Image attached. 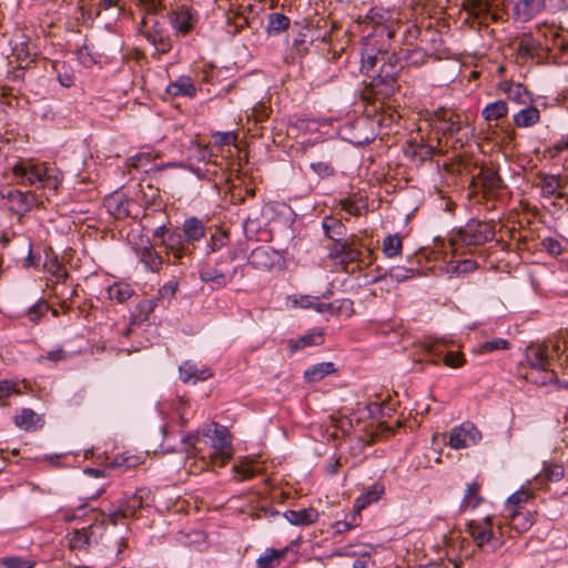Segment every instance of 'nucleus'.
Masks as SVG:
<instances>
[{"label": "nucleus", "mask_w": 568, "mask_h": 568, "mask_svg": "<svg viewBox=\"0 0 568 568\" xmlns=\"http://www.w3.org/2000/svg\"><path fill=\"white\" fill-rule=\"evenodd\" d=\"M277 262V253L270 247H257L250 255V264L257 270H271Z\"/></svg>", "instance_id": "obj_15"}, {"label": "nucleus", "mask_w": 568, "mask_h": 568, "mask_svg": "<svg viewBox=\"0 0 568 568\" xmlns=\"http://www.w3.org/2000/svg\"><path fill=\"white\" fill-rule=\"evenodd\" d=\"M397 74L398 69L396 63L385 61L382 63L378 74L373 78V81L377 83L385 82L386 84H397Z\"/></svg>", "instance_id": "obj_34"}, {"label": "nucleus", "mask_w": 568, "mask_h": 568, "mask_svg": "<svg viewBox=\"0 0 568 568\" xmlns=\"http://www.w3.org/2000/svg\"><path fill=\"white\" fill-rule=\"evenodd\" d=\"M144 459L145 456L143 454H132L130 452H124L114 456L110 462H108L106 468L123 474L143 464Z\"/></svg>", "instance_id": "obj_13"}, {"label": "nucleus", "mask_w": 568, "mask_h": 568, "mask_svg": "<svg viewBox=\"0 0 568 568\" xmlns=\"http://www.w3.org/2000/svg\"><path fill=\"white\" fill-rule=\"evenodd\" d=\"M121 0H98L94 4L93 9H89L85 11L84 4H81L80 8L82 10V14H88L91 19H97L100 17L102 10H109L111 8H118L120 12L123 11V7L120 4Z\"/></svg>", "instance_id": "obj_36"}, {"label": "nucleus", "mask_w": 568, "mask_h": 568, "mask_svg": "<svg viewBox=\"0 0 568 568\" xmlns=\"http://www.w3.org/2000/svg\"><path fill=\"white\" fill-rule=\"evenodd\" d=\"M0 565L4 568H33L34 561L18 556H10L1 558Z\"/></svg>", "instance_id": "obj_48"}, {"label": "nucleus", "mask_w": 568, "mask_h": 568, "mask_svg": "<svg viewBox=\"0 0 568 568\" xmlns=\"http://www.w3.org/2000/svg\"><path fill=\"white\" fill-rule=\"evenodd\" d=\"M90 519L94 520L88 526L77 528L68 534L69 547L73 550H87L92 542H97V530L101 529L105 521L104 514H98L92 510Z\"/></svg>", "instance_id": "obj_6"}, {"label": "nucleus", "mask_w": 568, "mask_h": 568, "mask_svg": "<svg viewBox=\"0 0 568 568\" xmlns=\"http://www.w3.org/2000/svg\"><path fill=\"white\" fill-rule=\"evenodd\" d=\"M236 270L234 268L232 274H229L216 266L205 265L200 271V278L203 282H212L217 286H225L233 278Z\"/></svg>", "instance_id": "obj_21"}, {"label": "nucleus", "mask_w": 568, "mask_h": 568, "mask_svg": "<svg viewBox=\"0 0 568 568\" xmlns=\"http://www.w3.org/2000/svg\"><path fill=\"white\" fill-rule=\"evenodd\" d=\"M397 90V84L377 83L376 81L371 82V92L376 99H386L393 95Z\"/></svg>", "instance_id": "obj_46"}, {"label": "nucleus", "mask_w": 568, "mask_h": 568, "mask_svg": "<svg viewBox=\"0 0 568 568\" xmlns=\"http://www.w3.org/2000/svg\"><path fill=\"white\" fill-rule=\"evenodd\" d=\"M504 523L517 532H525L534 525V515L526 509L503 511Z\"/></svg>", "instance_id": "obj_11"}, {"label": "nucleus", "mask_w": 568, "mask_h": 568, "mask_svg": "<svg viewBox=\"0 0 568 568\" xmlns=\"http://www.w3.org/2000/svg\"><path fill=\"white\" fill-rule=\"evenodd\" d=\"M351 240L345 239H336V241H332V244L328 246V257L332 260H337L346 246L349 244Z\"/></svg>", "instance_id": "obj_56"}, {"label": "nucleus", "mask_w": 568, "mask_h": 568, "mask_svg": "<svg viewBox=\"0 0 568 568\" xmlns=\"http://www.w3.org/2000/svg\"><path fill=\"white\" fill-rule=\"evenodd\" d=\"M538 180L536 186L540 189L542 196L550 197L556 195L559 199L565 197L564 193L558 192L567 184L564 178L557 174L540 173L538 174Z\"/></svg>", "instance_id": "obj_12"}, {"label": "nucleus", "mask_w": 568, "mask_h": 568, "mask_svg": "<svg viewBox=\"0 0 568 568\" xmlns=\"http://www.w3.org/2000/svg\"><path fill=\"white\" fill-rule=\"evenodd\" d=\"M290 26V19L278 12L271 13L268 16V23H267V31L280 33L281 31H284Z\"/></svg>", "instance_id": "obj_44"}, {"label": "nucleus", "mask_w": 568, "mask_h": 568, "mask_svg": "<svg viewBox=\"0 0 568 568\" xmlns=\"http://www.w3.org/2000/svg\"><path fill=\"white\" fill-rule=\"evenodd\" d=\"M463 122L458 114L452 113L447 120H444V125L442 128L445 134L454 135L462 130Z\"/></svg>", "instance_id": "obj_52"}, {"label": "nucleus", "mask_w": 568, "mask_h": 568, "mask_svg": "<svg viewBox=\"0 0 568 568\" xmlns=\"http://www.w3.org/2000/svg\"><path fill=\"white\" fill-rule=\"evenodd\" d=\"M478 264L473 260H464L458 262L455 270L457 273H469L477 270Z\"/></svg>", "instance_id": "obj_64"}, {"label": "nucleus", "mask_w": 568, "mask_h": 568, "mask_svg": "<svg viewBox=\"0 0 568 568\" xmlns=\"http://www.w3.org/2000/svg\"><path fill=\"white\" fill-rule=\"evenodd\" d=\"M136 4L144 11L138 30L149 42L166 31L164 22L155 14L161 0H136Z\"/></svg>", "instance_id": "obj_5"}, {"label": "nucleus", "mask_w": 568, "mask_h": 568, "mask_svg": "<svg viewBox=\"0 0 568 568\" xmlns=\"http://www.w3.org/2000/svg\"><path fill=\"white\" fill-rule=\"evenodd\" d=\"M341 206L344 211H346L351 215H359L361 214V207L358 206L357 202L352 199H343L341 200Z\"/></svg>", "instance_id": "obj_60"}, {"label": "nucleus", "mask_w": 568, "mask_h": 568, "mask_svg": "<svg viewBox=\"0 0 568 568\" xmlns=\"http://www.w3.org/2000/svg\"><path fill=\"white\" fill-rule=\"evenodd\" d=\"M213 136L220 145L232 144L236 140V135L233 132H217Z\"/></svg>", "instance_id": "obj_63"}, {"label": "nucleus", "mask_w": 568, "mask_h": 568, "mask_svg": "<svg viewBox=\"0 0 568 568\" xmlns=\"http://www.w3.org/2000/svg\"><path fill=\"white\" fill-rule=\"evenodd\" d=\"M362 260V252L355 246L354 237L351 239L346 250L337 258L338 264L347 266L351 263H357Z\"/></svg>", "instance_id": "obj_41"}, {"label": "nucleus", "mask_w": 568, "mask_h": 568, "mask_svg": "<svg viewBox=\"0 0 568 568\" xmlns=\"http://www.w3.org/2000/svg\"><path fill=\"white\" fill-rule=\"evenodd\" d=\"M565 475V469L560 464H545L542 473L538 475V479L548 481H559Z\"/></svg>", "instance_id": "obj_42"}, {"label": "nucleus", "mask_w": 568, "mask_h": 568, "mask_svg": "<svg viewBox=\"0 0 568 568\" xmlns=\"http://www.w3.org/2000/svg\"><path fill=\"white\" fill-rule=\"evenodd\" d=\"M41 423V418L30 408H23L19 415L14 417V425L23 430H36Z\"/></svg>", "instance_id": "obj_28"}, {"label": "nucleus", "mask_w": 568, "mask_h": 568, "mask_svg": "<svg viewBox=\"0 0 568 568\" xmlns=\"http://www.w3.org/2000/svg\"><path fill=\"white\" fill-rule=\"evenodd\" d=\"M324 343V336L321 331L314 329L296 339H290L288 345L292 352L303 349L308 346H318Z\"/></svg>", "instance_id": "obj_24"}, {"label": "nucleus", "mask_w": 568, "mask_h": 568, "mask_svg": "<svg viewBox=\"0 0 568 568\" xmlns=\"http://www.w3.org/2000/svg\"><path fill=\"white\" fill-rule=\"evenodd\" d=\"M334 372V364L331 362L320 363L305 371L304 377L307 382H318Z\"/></svg>", "instance_id": "obj_35"}, {"label": "nucleus", "mask_w": 568, "mask_h": 568, "mask_svg": "<svg viewBox=\"0 0 568 568\" xmlns=\"http://www.w3.org/2000/svg\"><path fill=\"white\" fill-rule=\"evenodd\" d=\"M10 202V210L18 216V223L22 224L24 215L36 205L38 197L31 191H10L7 195Z\"/></svg>", "instance_id": "obj_8"}, {"label": "nucleus", "mask_w": 568, "mask_h": 568, "mask_svg": "<svg viewBox=\"0 0 568 568\" xmlns=\"http://www.w3.org/2000/svg\"><path fill=\"white\" fill-rule=\"evenodd\" d=\"M48 311V305L44 303H37L32 305L28 311V317L30 322L37 323L42 315Z\"/></svg>", "instance_id": "obj_58"}, {"label": "nucleus", "mask_w": 568, "mask_h": 568, "mask_svg": "<svg viewBox=\"0 0 568 568\" xmlns=\"http://www.w3.org/2000/svg\"><path fill=\"white\" fill-rule=\"evenodd\" d=\"M496 230L493 221L469 220L449 239V244L454 250L459 247L481 246L494 240Z\"/></svg>", "instance_id": "obj_3"}, {"label": "nucleus", "mask_w": 568, "mask_h": 568, "mask_svg": "<svg viewBox=\"0 0 568 568\" xmlns=\"http://www.w3.org/2000/svg\"><path fill=\"white\" fill-rule=\"evenodd\" d=\"M462 8L468 17L477 20L479 23L487 24L490 21V11L485 0H464Z\"/></svg>", "instance_id": "obj_18"}, {"label": "nucleus", "mask_w": 568, "mask_h": 568, "mask_svg": "<svg viewBox=\"0 0 568 568\" xmlns=\"http://www.w3.org/2000/svg\"><path fill=\"white\" fill-rule=\"evenodd\" d=\"M155 303L152 300H142L135 312L132 314L134 322L148 321L149 315L154 311Z\"/></svg>", "instance_id": "obj_45"}, {"label": "nucleus", "mask_w": 568, "mask_h": 568, "mask_svg": "<svg viewBox=\"0 0 568 568\" xmlns=\"http://www.w3.org/2000/svg\"><path fill=\"white\" fill-rule=\"evenodd\" d=\"M546 7V0H517L514 11L520 21H529Z\"/></svg>", "instance_id": "obj_17"}, {"label": "nucleus", "mask_w": 568, "mask_h": 568, "mask_svg": "<svg viewBox=\"0 0 568 568\" xmlns=\"http://www.w3.org/2000/svg\"><path fill=\"white\" fill-rule=\"evenodd\" d=\"M285 556V550L267 549L256 564L257 568H273L280 565Z\"/></svg>", "instance_id": "obj_38"}, {"label": "nucleus", "mask_w": 568, "mask_h": 568, "mask_svg": "<svg viewBox=\"0 0 568 568\" xmlns=\"http://www.w3.org/2000/svg\"><path fill=\"white\" fill-rule=\"evenodd\" d=\"M478 180L487 196H496L505 186L498 172L493 168H481L478 173Z\"/></svg>", "instance_id": "obj_14"}, {"label": "nucleus", "mask_w": 568, "mask_h": 568, "mask_svg": "<svg viewBox=\"0 0 568 568\" xmlns=\"http://www.w3.org/2000/svg\"><path fill=\"white\" fill-rule=\"evenodd\" d=\"M480 484L474 481L469 484L465 490V495L462 500L463 509H475L483 500L479 495Z\"/></svg>", "instance_id": "obj_33"}, {"label": "nucleus", "mask_w": 568, "mask_h": 568, "mask_svg": "<svg viewBox=\"0 0 568 568\" xmlns=\"http://www.w3.org/2000/svg\"><path fill=\"white\" fill-rule=\"evenodd\" d=\"M481 438L478 428L471 423L455 427L449 436V445L454 449L466 448L477 444Z\"/></svg>", "instance_id": "obj_9"}, {"label": "nucleus", "mask_w": 568, "mask_h": 568, "mask_svg": "<svg viewBox=\"0 0 568 568\" xmlns=\"http://www.w3.org/2000/svg\"><path fill=\"white\" fill-rule=\"evenodd\" d=\"M527 363L540 371H547L550 365V357L548 346L546 345H530L526 348Z\"/></svg>", "instance_id": "obj_16"}, {"label": "nucleus", "mask_w": 568, "mask_h": 568, "mask_svg": "<svg viewBox=\"0 0 568 568\" xmlns=\"http://www.w3.org/2000/svg\"><path fill=\"white\" fill-rule=\"evenodd\" d=\"M323 229L326 236L331 241H336V239H344V235L346 234V226L339 220L333 216L324 217Z\"/></svg>", "instance_id": "obj_31"}, {"label": "nucleus", "mask_w": 568, "mask_h": 568, "mask_svg": "<svg viewBox=\"0 0 568 568\" xmlns=\"http://www.w3.org/2000/svg\"><path fill=\"white\" fill-rule=\"evenodd\" d=\"M141 262L152 272H159L163 264L162 256L153 246H145L141 251Z\"/></svg>", "instance_id": "obj_32"}, {"label": "nucleus", "mask_w": 568, "mask_h": 568, "mask_svg": "<svg viewBox=\"0 0 568 568\" xmlns=\"http://www.w3.org/2000/svg\"><path fill=\"white\" fill-rule=\"evenodd\" d=\"M166 93L172 97L194 98L196 95V88L191 77L181 75L166 87Z\"/></svg>", "instance_id": "obj_19"}, {"label": "nucleus", "mask_w": 568, "mask_h": 568, "mask_svg": "<svg viewBox=\"0 0 568 568\" xmlns=\"http://www.w3.org/2000/svg\"><path fill=\"white\" fill-rule=\"evenodd\" d=\"M111 300H115L119 303L128 301L134 293L131 285L126 283H114L108 290Z\"/></svg>", "instance_id": "obj_40"}, {"label": "nucleus", "mask_w": 568, "mask_h": 568, "mask_svg": "<svg viewBox=\"0 0 568 568\" xmlns=\"http://www.w3.org/2000/svg\"><path fill=\"white\" fill-rule=\"evenodd\" d=\"M210 452L213 466L223 467L232 458V443L229 429L219 424H213Z\"/></svg>", "instance_id": "obj_7"}, {"label": "nucleus", "mask_w": 568, "mask_h": 568, "mask_svg": "<svg viewBox=\"0 0 568 568\" xmlns=\"http://www.w3.org/2000/svg\"><path fill=\"white\" fill-rule=\"evenodd\" d=\"M310 168L314 173H316L321 179H327L335 174V169L331 162L327 161H317L310 164Z\"/></svg>", "instance_id": "obj_51"}, {"label": "nucleus", "mask_w": 568, "mask_h": 568, "mask_svg": "<svg viewBox=\"0 0 568 568\" xmlns=\"http://www.w3.org/2000/svg\"><path fill=\"white\" fill-rule=\"evenodd\" d=\"M179 372L184 383H196L197 381H205L211 376L207 369H199L191 361L184 362L180 366Z\"/></svg>", "instance_id": "obj_23"}, {"label": "nucleus", "mask_w": 568, "mask_h": 568, "mask_svg": "<svg viewBox=\"0 0 568 568\" xmlns=\"http://www.w3.org/2000/svg\"><path fill=\"white\" fill-rule=\"evenodd\" d=\"M283 516L292 525L308 526L316 523L320 515L315 508L308 507L300 510H287Z\"/></svg>", "instance_id": "obj_20"}, {"label": "nucleus", "mask_w": 568, "mask_h": 568, "mask_svg": "<svg viewBox=\"0 0 568 568\" xmlns=\"http://www.w3.org/2000/svg\"><path fill=\"white\" fill-rule=\"evenodd\" d=\"M465 363L463 353L459 352H448L444 356V364L452 368L462 367Z\"/></svg>", "instance_id": "obj_57"}, {"label": "nucleus", "mask_w": 568, "mask_h": 568, "mask_svg": "<svg viewBox=\"0 0 568 568\" xmlns=\"http://www.w3.org/2000/svg\"><path fill=\"white\" fill-rule=\"evenodd\" d=\"M540 119V112L536 106H528L514 115V123L519 128H529Z\"/></svg>", "instance_id": "obj_29"}, {"label": "nucleus", "mask_w": 568, "mask_h": 568, "mask_svg": "<svg viewBox=\"0 0 568 568\" xmlns=\"http://www.w3.org/2000/svg\"><path fill=\"white\" fill-rule=\"evenodd\" d=\"M143 506V497L140 491H136L131 497H129L125 501H123L120 507L126 517H133L136 511Z\"/></svg>", "instance_id": "obj_43"}, {"label": "nucleus", "mask_w": 568, "mask_h": 568, "mask_svg": "<svg viewBox=\"0 0 568 568\" xmlns=\"http://www.w3.org/2000/svg\"><path fill=\"white\" fill-rule=\"evenodd\" d=\"M82 486V497L84 499H95L104 493L103 486H100L93 490L89 489L90 483H83Z\"/></svg>", "instance_id": "obj_61"}, {"label": "nucleus", "mask_w": 568, "mask_h": 568, "mask_svg": "<svg viewBox=\"0 0 568 568\" xmlns=\"http://www.w3.org/2000/svg\"><path fill=\"white\" fill-rule=\"evenodd\" d=\"M162 244L164 245L166 253L172 254L175 261L181 260L187 250L183 245V237L178 233H169L166 239H163Z\"/></svg>", "instance_id": "obj_27"}, {"label": "nucleus", "mask_w": 568, "mask_h": 568, "mask_svg": "<svg viewBox=\"0 0 568 568\" xmlns=\"http://www.w3.org/2000/svg\"><path fill=\"white\" fill-rule=\"evenodd\" d=\"M68 357V353L62 348L59 347L57 349L50 351L47 353L45 356H41L40 359H48L51 362H59L63 361Z\"/></svg>", "instance_id": "obj_62"}, {"label": "nucleus", "mask_w": 568, "mask_h": 568, "mask_svg": "<svg viewBox=\"0 0 568 568\" xmlns=\"http://www.w3.org/2000/svg\"><path fill=\"white\" fill-rule=\"evenodd\" d=\"M509 342L504 338H494L478 345L479 353H491L498 349H508Z\"/></svg>", "instance_id": "obj_50"}, {"label": "nucleus", "mask_w": 568, "mask_h": 568, "mask_svg": "<svg viewBox=\"0 0 568 568\" xmlns=\"http://www.w3.org/2000/svg\"><path fill=\"white\" fill-rule=\"evenodd\" d=\"M229 243V233L223 230H215V232L211 235L209 247L211 252H216L222 247L226 246Z\"/></svg>", "instance_id": "obj_49"}, {"label": "nucleus", "mask_w": 568, "mask_h": 568, "mask_svg": "<svg viewBox=\"0 0 568 568\" xmlns=\"http://www.w3.org/2000/svg\"><path fill=\"white\" fill-rule=\"evenodd\" d=\"M20 394L18 383L8 379L0 381V405H6V400L10 396Z\"/></svg>", "instance_id": "obj_47"}, {"label": "nucleus", "mask_w": 568, "mask_h": 568, "mask_svg": "<svg viewBox=\"0 0 568 568\" xmlns=\"http://www.w3.org/2000/svg\"><path fill=\"white\" fill-rule=\"evenodd\" d=\"M212 439V428L206 427L201 432L190 433L183 438L187 458H193L190 464V471L201 473L213 466L212 454L210 452Z\"/></svg>", "instance_id": "obj_1"}, {"label": "nucleus", "mask_w": 568, "mask_h": 568, "mask_svg": "<svg viewBox=\"0 0 568 568\" xmlns=\"http://www.w3.org/2000/svg\"><path fill=\"white\" fill-rule=\"evenodd\" d=\"M508 113V105L503 100L488 103L481 111V115L486 121H496L503 119Z\"/></svg>", "instance_id": "obj_30"}, {"label": "nucleus", "mask_w": 568, "mask_h": 568, "mask_svg": "<svg viewBox=\"0 0 568 568\" xmlns=\"http://www.w3.org/2000/svg\"><path fill=\"white\" fill-rule=\"evenodd\" d=\"M413 158H417L420 162L428 160L435 153V149L432 145L419 143L410 146Z\"/></svg>", "instance_id": "obj_54"}, {"label": "nucleus", "mask_w": 568, "mask_h": 568, "mask_svg": "<svg viewBox=\"0 0 568 568\" xmlns=\"http://www.w3.org/2000/svg\"><path fill=\"white\" fill-rule=\"evenodd\" d=\"M490 11V21L496 22L500 19V12L506 8L508 0H485Z\"/></svg>", "instance_id": "obj_55"}, {"label": "nucleus", "mask_w": 568, "mask_h": 568, "mask_svg": "<svg viewBox=\"0 0 568 568\" xmlns=\"http://www.w3.org/2000/svg\"><path fill=\"white\" fill-rule=\"evenodd\" d=\"M205 236L203 221L197 217H189L183 223V237L187 243L199 242Z\"/></svg>", "instance_id": "obj_22"}, {"label": "nucleus", "mask_w": 568, "mask_h": 568, "mask_svg": "<svg viewBox=\"0 0 568 568\" xmlns=\"http://www.w3.org/2000/svg\"><path fill=\"white\" fill-rule=\"evenodd\" d=\"M541 245L551 255H559L562 252L560 242L554 237L544 239Z\"/></svg>", "instance_id": "obj_59"}, {"label": "nucleus", "mask_w": 568, "mask_h": 568, "mask_svg": "<svg viewBox=\"0 0 568 568\" xmlns=\"http://www.w3.org/2000/svg\"><path fill=\"white\" fill-rule=\"evenodd\" d=\"M384 485L381 483L373 484L364 494H362L355 501V510L359 513L362 509L377 501L384 494Z\"/></svg>", "instance_id": "obj_25"}, {"label": "nucleus", "mask_w": 568, "mask_h": 568, "mask_svg": "<svg viewBox=\"0 0 568 568\" xmlns=\"http://www.w3.org/2000/svg\"><path fill=\"white\" fill-rule=\"evenodd\" d=\"M491 525L490 517H486L483 521L473 520L468 524V532L475 545L485 552H494L504 544L501 535H496Z\"/></svg>", "instance_id": "obj_4"}, {"label": "nucleus", "mask_w": 568, "mask_h": 568, "mask_svg": "<svg viewBox=\"0 0 568 568\" xmlns=\"http://www.w3.org/2000/svg\"><path fill=\"white\" fill-rule=\"evenodd\" d=\"M12 173L23 185L57 190L61 183V180L57 175H52L44 163H37L33 160H20L13 165Z\"/></svg>", "instance_id": "obj_2"}, {"label": "nucleus", "mask_w": 568, "mask_h": 568, "mask_svg": "<svg viewBox=\"0 0 568 568\" xmlns=\"http://www.w3.org/2000/svg\"><path fill=\"white\" fill-rule=\"evenodd\" d=\"M402 248L403 241L397 234L388 235L383 241V252L389 258L400 255Z\"/></svg>", "instance_id": "obj_39"}, {"label": "nucleus", "mask_w": 568, "mask_h": 568, "mask_svg": "<svg viewBox=\"0 0 568 568\" xmlns=\"http://www.w3.org/2000/svg\"><path fill=\"white\" fill-rule=\"evenodd\" d=\"M544 44L530 33L521 34L516 42L517 58L524 61L542 58Z\"/></svg>", "instance_id": "obj_10"}, {"label": "nucleus", "mask_w": 568, "mask_h": 568, "mask_svg": "<svg viewBox=\"0 0 568 568\" xmlns=\"http://www.w3.org/2000/svg\"><path fill=\"white\" fill-rule=\"evenodd\" d=\"M173 29L182 34L189 33L194 27V17L189 10L173 12L170 17Z\"/></svg>", "instance_id": "obj_26"}, {"label": "nucleus", "mask_w": 568, "mask_h": 568, "mask_svg": "<svg viewBox=\"0 0 568 568\" xmlns=\"http://www.w3.org/2000/svg\"><path fill=\"white\" fill-rule=\"evenodd\" d=\"M532 497L527 489H519L514 493L506 501L504 511L525 509L524 505Z\"/></svg>", "instance_id": "obj_37"}, {"label": "nucleus", "mask_w": 568, "mask_h": 568, "mask_svg": "<svg viewBox=\"0 0 568 568\" xmlns=\"http://www.w3.org/2000/svg\"><path fill=\"white\" fill-rule=\"evenodd\" d=\"M150 43L154 47L158 54L168 53L172 48V42L166 31L151 40Z\"/></svg>", "instance_id": "obj_53"}]
</instances>
